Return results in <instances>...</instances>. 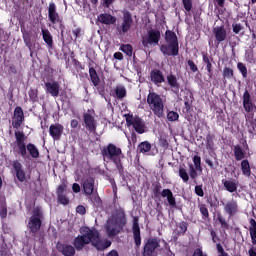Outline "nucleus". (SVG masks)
<instances>
[{"label": "nucleus", "instance_id": "obj_42", "mask_svg": "<svg viewBox=\"0 0 256 256\" xmlns=\"http://www.w3.org/2000/svg\"><path fill=\"white\" fill-rule=\"evenodd\" d=\"M14 137L16 139L15 145L25 143V141L27 140V136H25V133L19 130H15Z\"/></svg>", "mask_w": 256, "mask_h": 256}, {"label": "nucleus", "instance_id": "obj_28", "mask_svg": "<svg viewBox=\"0 0 256 256\" xmlns=\"http://www.w3.org/2000/svg\"><path fill=\"white\" fill-rule=\"evenodd\" d=\"M239 182L235 179H222L223 187L228 191V193H235L239 187Z\"/></svg>", "mask_w": 256, "mask_h": 256}, {"label": "nucleus", "instance_id": "obj_4", "mask_svg": "<svg viewBox=\"0 0 256 256\" xmlns=\"http://www.w3.org/2000/svg\"><path fill=\"white\" fill-rule=\"evenodd\" d=\"M164 41L167 44L160 46V51L164 57H177L179 55V38L172 30H166Z\"/></svg>", "mask_w": 256, "mask_h": 256}, {"label": "nucleus", "instance_id": "obj_51", "mask_svg": "<svg viewBox=\"0 0 256 256\" xmlns=\"http://www.w3.org/2000/svg\"><path fill=\"white\" fill-rule=\"evenodd\" d=\"M237 69L240 71L243 79H247V66L243 62H238L237 63Z\"/></svg>", "mask_w": 256, "mask_h": 256}, {"label": "nucleus", "instance_id": "obj_23", "mask_svg": "<svg viewBox=\"0 0 256 256\" xmlns=\"http://www.w3.org/2000/svg\"><path fill=\"white\" fill-rule=\"evenodd\" d=\"M65 189H67V184L65 183L60 184L56 189L57 199L60 205H69V198L64 194Z\"/></svg>", "mask_w": 256, "mask_h": 256}, {"label": "nucleus", "instance_id": "obj_12", "mask_svg": "<svg viewBox=\"0 0 256 256\" xmlns=\"http://www.w3.org/2000/svg\"><path fill=\"white\" fill-rule=\"evenodd\" d=\"M48 20L52 25L59 24L60 29H65V25H63V18L57 12V5L55 2H50L48 5Z\"/></svg>", "mask_w": 256, "mask_h": 256}, {"label": "nucleus", "instance_id": "obj_39", "mask_svg": "<svg viewBox=\"0 0 256 256\" xmlns=\"http://www.w3.org/2000/svg\"><path fill=\"white\" fill-rule=\"evenodd\" d=\"M241 171L243 175L246 177H251V165L249 164V160L244 159L241 162Z\"/></svg>", "mask_w": 256, "mask_h": 256}, {"label": "nucleus", "instance_id": "obj_34", "mask_svg": "<svg viewBox=\"0 0 256 256\" xmlns=\"http://www.w3.org/2000/svg\"><path fill=\"white\" fill-rule=\"evenodd\" d=\"M89 77L94 87H99V85H101V78H99L97 70H95L93 67H89Z\"/></svg>", "mask_w": 256, "mask_h": 256}, {"label": "nucleus", "instance_id": "obj_57", "mask_svg": "<svg viewBox=\"0 0 256 256\" xmlns=\"http://www.w3.org/2000/svg\"><path fill=\"white\" fill-rule=\"evenodd\" d=\"M232 29L235 35H239V33H241V30L243 29V25H241L240 23H234L232 24Z\"/></svg>", "mask_w": 256, "mask_h": 256}, {"label": "nucleus", "instance_id": "obj_11", "mask_svg": "<svg viewBox=\"0 0 256 256\" xmlns=\"http://www.w3.org/2000/svg\"><path fill=\"white\" fill-rule=\"evenodd\" d=\"M161 247V240L148 238L143 247V256H157V249Z\"/></svg>", "mask_w": 256, "mask_h": 256}, {"label": "nucleus", "instance_id": "obj_46", "mask_svg": "<svg viewBox=\"0 0 256 256\" xmlns=\"http://www.w3.org/2000/svg\"><path fill=\"white\" fill-rule=\"evenodd\" d=\"M198 209L202 215V219H204L205 221H207V219L209 218V209L207 208V205L205 204H199L198 205Z\"/></svg>", "mask_w": 256, "mask_h": 256}, {"label": "nucleus", "instance_id": "obj_56", "mask_svg": "<svg viewBox=\"0 0 256 256\" xmlns=\"http://www.w3.org/2000/svg\"><path fill=\"white\" fill-rule=\"evenodd\" d=\"M187 65H188L189 69L192 71V73H197V71H199L197 64H195V62H193V60H188Z\"/></svg>", "mask_w": 256, "mask_h": 256}, {"label": "nucleus", "instance_id": "obj_22", "mask_svg": "<svg viewBox=\"0 0 256 256\" xmlns=\"http://www.w3.org/2000/svg\"><path fill=\"white\" fill-rule=\"evenodd\" d=\"M56 249L64 256H74L77 251L75 246L63 243H58Z\"/></svg>", "mask_w": 256, "mask_h": 256}, {"label": "nucleus", "instance_id": "obj_2", "mask_svg": "<svg viewBox=\"0 0 256 256\" xmlns=\"http://www.w3.org/2000/svg\"><path fill=\"white\" fill-rule=\"evenodd\" d=\"M101 154L104 161H108L115 165L119 175H123V173H125V168L123 167L122 162L123 159H125V154H123V150H121L120 147H117L113 143H109L102 149Z\"/></svg>", "mask_w": 256, "mask_h": 256}, {"label": "nucleus", "instance_id": "obj_52", "mask_svg": "<svg viewBox=\"0 0 256 256\" xmlns=\"http://www.w3.org/2000/svg\"><path fill=\"white\" fill-rule=\"evenodd\" d=\"M167 119L168 121H179V113L175 111H169L167 113Z\"/></svg>", "mask_w": 256, "mask_h": 256}, {"label": "nucleus", "instance_id": "obj_54", "mask_svg": "<svg viewBox=\"0 0 256 256\" xmlns=\"http://www.w3.org/2000/svg\"><path fill=\"white\" fill-rule=\"evenodd\" d=\"M194 193L198 197H205V191H203V184L196 185L195 188H194Z\"/></svg>", "mask_w": 256, "mask_h": 256}, {"label": "nucleus", "instance_id": "obj_6", "mask_svg": "<svg viewBox=\"0 0 256 256\" xmlns=\"http://www.w3.org/2000/svg\"><path fill=\"white\" fill-rule=\"evenodd\" d=\"M161 186V183L153 184L152 192L155 197V199H159V197H163V199H167V203L171 209L177 208V200L175 199V196L173 195V192L171 189H163Z\"/></svg>", "mask_w": 256, "mask_h": 256}, {"label": "nucleus", "instance_id": "obj_35", "mask_svg": "<svg viewBox=\"0 0 256 256\" xmlns=\"http://www.w3.org/2000/svg\"><path fill=\"white\" fill-rule=\"evenodd\" d=\"M27 153L28 155H30V157H32V159H39V148L36 147L35 144L33 143H28L27 144Z\"/></svg>", "mask_w": 256, "mask_h": 256}, {"label": "nucleus", "instance_id": "obj_49", "mask_svg": "<svg viewBox=\"0 0 256 256\" xmlns=\"http://www.w3.org/2000/svg\"><path fill=\"white\" fill-rule=\"evenodd\" d=\"M223 79H233L235 76L232 68L225 66L222 72Z\"/></svg>", "mask_w": 256, "mask_h": 256}, {"label": "nucleus", "instance_id": "obj_21", "mask_svg": "<svg viewBox=\"0 0 256 256\" xmlns=\"http://www.w3.org/2000/svg\"><path fill=\"white\" fill-rule=\"evenodd\" d=\"M132 233L136 247H141V228L139 227V218L134 217Z\"/></svg>", "mask_w": 256, "mask_h": 256}, {"label": "nucleus", "instance_id": "obj_17", "mask_svg": "<svg viewBox=\"0 0 256 256\" xmlns=\"http://www.w3.org/2000/svg\"><path fill=\"white\" fill-rule=\"evenodd\" d=\"M64 131L65 127L59 123L52 124L49 127V135L52 137L53 141H61Z\"/></svg>", "mask_w": 256, "mask_h": 256}, {"label": "nucleus", "instance_id": "obj_10", "mask_svg": "<svg viewBox=\"0 0 256 256\" xmlns=\"http://www.w3.org/2000/svg\"><path fill=\"white\" fill-rule=\"evenodd\" d=\"M159 41H161V31L151 28L146 36H142L141 43L143 47H149V45H159Z\"/></svg>", "mask_w": 256, "mask_h": 256}, {"label": "nucleus", "instance_id": "obj_1", "mask_svg": "<svg viewBox=\"0 0 256 256\" xmlns=\"http://www.w3.org/2000/svg\"><path fill=\"white\" fill-rule=\"evenodd\" d=\"M81 235L74 238L72 244L77 251H83L86 245L91 244L97 251H105L111 245L110 240H101V234L97 229H91L87 226L80 229Z\"/></svg>", "mask_w": 256, "mask_h": 256}, {"label": "nucleus", "instance_id": "obj_14", "mask_svg": "<svg viewBox=\"0 0 256 256\" xmlns=\"http://www.w3.org/2000/svg\"><path fill=\"white\" fill-rule=\"evenodd\" d=\"M192 161L194 166L193 164L189 165V176L194 181V183H197V177H199L198 173H203V167H201V156L195 155L192 158Z\"/></svg>", "mask_w": 256, "mask_h": 256}, {"label": "nucleus", "instance_id": "obj_25", "mask_svg": "<svg viewBox=\"0 0 256 256\" xmlns=\"http://www.w3.org/2000/svg\"><path fill=\"white\" fill-rule=\"evenodd\" d=\"M60 89L61 86L57 81L45 82V90L49 93V95H51V97H59Z\"/></svg>", "mask_w": 256, "mask_h": 256}, {"label": "nucleus", "instance_id": "obj_62", "mask_svg": "<svg viewBox=\"0 0 256 256\" xmlns=\"http://www.w3.org/2000/svg\"><path fill=\"white\" fill-rule=\"evenodd\" d=\"M210 234H211L213 243H217V241H221V239L217 237V232H215V230H211Z\"/></svg>", "mask_w": 256, "mask_h": 256}, {"label": "nucleus", "instance_id": "obj_8", "mask_svg": "<svg viewBox=\"0 0 256 256\" xmlns=\"http://www.w3.org/2000/svg\"><path fill=\"white\" fill-rule=\"evenodd\" d=\"M127 127H133L134 131L138 133V135H143L145 133V122L139 116L134 117L133 114L128 113L124 114Z\"/></svg>", "mask_w": 256, "mask_h": 256}, {"label": "nucleus", "instance_id": "obj_50", "mask_svg": "<svg viewBox=\"0 0 256 256\" xmlns=\"http://www.w3.org/2000/svg\"><path fill=\"white\" fill-rule=\"evenodd\" d=\"M217 221H218V223H220L222 229H225L226 231H229V223L227 222L225 217H223V215L218 214L217 215Z\"/></svg>", "mask_w": 256, "mask_h": 256}, {"label": "nucleus", "instance_id": "obj_18", "mask_svg": "<svg viewBox=\"0 0 256 256\" xmlns=\"http://www.w3.org/2000/svg\"><path fill=\"white\" fill-rule=\"evenodd\" d=\"M212 31L216 45H221L223 41H227V29H225V26H216Z\"/></svg>", "mask_w": 256, "mask_h": 256}, {"label": "nucleus", "instance_id": "obj_53", "mask_svg": "<svg viewBox=\"0 0 256 256\" xmlns=\"http://www.w3.org/2000/svg\"><path fill=\"white\" fill-rule=\"evenodd\" d=\"M183 7L187 13L193 9V0H182Z\"/></svg>", "mask_w": 256, "mask_h": 256}, {"label": "nucleus", "instance_id": "obj_44", "mask_svg": "<svg viewBox=\"0 0 256 256\" xmlns=\"http://www.w3.org/2000/svg\"><path fill=\"white\" fill-rule=\"evenodd\" d=\"M28 95L32 103H37V101H39V90L30 88V90L28 91Z\"/></svg>", "mask_w": 256, "mask_h": 256}, {"label": "nucleus", "instance_id": "obj_16", "mask_svg": "<svg viewBox=\"0 0 256 256\" xmlns=\"http://www.w3.org/2000/svg\"><path fill=\"white\" fill-rule=\"evenodd\" d=\"M221 203L224 206V211L228 217H235V215L239 213V203H237V200L232 199L226 203L221 201Z\"/></svg>", "mask_w": 256, "mask_h": 256}, {"label": "nucleus", "instance_id": "obj_3", "mask_svg": "<svg viewBox=\"0 0 256 256\" xmlns=\"http://www.w3.org/2000/svg\"><path fill=\"white\" fill-rule=\"evenodd\" d=\"M127 225V216L123 208L115 210L111 220L107 221L105 229L108 237H115L123 231V228Z\"/></svg>", "mask_w": 256, "mask_h": 256}, {"label": "nucleus", "instance_id": "obj_19", "mask_svg": "<svg viewBox=\"0 0 256 256\" xmlns=\"http://www.w3.org/2000/svg\"><path fill=\"white\" fill-rule=\"evenodd\" d=\"M12 167L16 173V179H18L20 183H25V181H27V175L25 174V170H23L21 162H19V160H14L12 162Z\"/></svg>", "mask_w": 256, "mask_h": 256}, {"label": "nucleus", "instance_id": "obj_20", "mask_svg": "<svg viewBox=\"0 0 256 256\" xmlns=\"http://www.w3.org/2000/svg\"><path fill=\"white\" fill-rule=\"evenodd\" d=\"M150 81L159 87L162 83H165V75L157 68H154L150 72Z\"/></svg>", "mask_w": 256, "mask_h": 256}, {"label": "nucleus", "instance_id": "obj_41", "mask_svg": "<svg viewBox=\"0 0 256 256\" xmlns=\"http://www.w3.org/2000/svg\"><path fill=\"white\" fill-rule=\"evenodd\" d=\"M206 149L213 151L215 149V135L208 133L206 136Z\"/></svg>", "mask_w": 256, "mask_h": 256}, {"label": "nucleus", "instance_id": "obj_7", "mask_svg": "<svg viewBox=\"0 0 256 256\" xmlns=\"http://www.w3.org/2000/svg\"><path fill=\"white\" fill-rule=\"evenodd\" d=\"M41 225H43V212L40 208H35L27 224L30 235L35 237L41 231Z\"/></svg>", "mask_w": 256, "mask_h": 256}, {"label": "nucleus", "instance_id": "obj_32", "mask_svg": "<svg viewBox=\"0 0 256 256\" xmlns=\"http://www.w3.org/2000/svg\"><path fill=\"white\" fill-rule=\"evenodd\" d=\"M233 153L236 161H243L247 157V152L239 144L234 146Z\"/></svg>", "mask_w": 256, "mask_h": 256}, {"label": "nucleus", "instance_id": "obj_31", "mask_svg": "<svg viewBox=\"0 0 256 256\" xmlns=\"http://www.w3.org/2000/svg\"><path fill=\"white\" fill-rule=\"evenodd\" d=\"M98 21L103 25H115L117 18L111 14L103 13L98 16Z\"/></svg>", "mask_w": 256, "mask_h": 256}, {"label": "nucleus", "instance_id": "obj_63", "mask_svg": "<svg viewBox=\"0 0 256 256\" xmlns=\"http://www.w3.org/2000/svg\"><path fill=\"white\" fill-rule=\"evenodd\" d=\"M192 256H207V254H204V253H203V250H201V248H197V249L194 251V253H193Z\"/></svg>", "mask_w": 256, "mask_h": 256}, {"label": "nucleus", "instance_id": "obj_15", "mask_svg": "<svg viewBox=\"0 0 256 256\" xmlns=\"http://www.w3.org/2000/svg\"><path fill=\"white\" fill-rule=\"evenodd\" d=\"M24 121H25V113L23 112V108H21V106H17L14 109V114L12 116L13 129H19L21 125H23Z\"/></svg>", "mask_w": 256, "mask_h": 256}, {"label": "nucleus", "instance_id": "obj_55", "mask_svg": "<svg viewBox=\"0 0 256 256\" xmlns=\"http://www.w3.org/2000/svg\"><path fill=\"white\" fill-rule=\"evenodd\" d=\"M205 163L206 165H208V167H210V169H217V167H219V161H215V164L213 163V160L206 158L205 159Z\"/></svg>", "mask_w": 256, "mask_h": 256}, {"label": "nucleus", "instance_id": "obj_47", "mask_svg": "<svg viewBox=\"0 0 256 256\" xmlns=\"http://www.w3.org/2000/svg\"><path fill=\"white\" fill-rule=\"evenodd\" d=\"M0 217L1 219H7V204L5 199H0Z\"/></svg>", "mask_w": 256, "mask_h": 256}, {"label": "nucleus", "instance_id": "obj_58", "mask_svg": "<svg viewBox=\"0 0 256 256\" xmlns=\"http://www.w3.org/2000/svg\"><path fill=\"white\" fill-rule=\"evenodd\" d=\"M216 249L219 253L218 256H229V254L225 252V249H223V245H221V243L216 244Z\"/></svg>", "mask_w": 256, "mask_h": 256}, {"label": "nucleus", "instance_id": "obj_36", "mask_svg": "<svg viewBox=\"0 0 256 256\" xmlns=\"http://www.w3.org/2000/svg\"><path fill=\"white\" fill-rule=\"evenodd\" d=\"M189 227V224L185 221H182L178 224L179 230L176 232L174 239H179L181 235H185L187 233V228Z\"/></svg>", "mask_w": 256, "mask_h": 256}, {"label": "nucleus", "instance_id": "obj_9", "mask_svg": "<svg viewBox=\"0 0 256 256\" xmlns=\"http://www.w3.org/2000/svg\"><path fill=\"white\" fill-rule=\"evenodd\" d=\"M82 125L89 133H97V119H95V110L88 109L82 115Z\"/></svg>", "mask_w": 256, "mask_h": 256}, {"label": "nucleus", "instance_id": "obj_48", "mask_svg": "<svg viewBox=\"0 0 256 256\" xmlns=\"http://www.w3.org/2000/svg\"><path fill=\"white\" fill-rule=\"evenodd\" d=\"M22 37L26 47L29 49V51H32L33 44L31 43V35H29L27 31H24Z\"/></svg>", "mask_w": 256, "mask_h": 256}, {"label": "nucleus", "instance_id": "obj_60", "mask_svg": "<svg viewBox=\"0 0 256 256\" xmlns=\"http://www.w3.org/2000/svg\"><path fill=\"white\" fill-rule=\"evenodd\" d=\"M76 213H79V215H85V213H87V210L85 209V206L79 205L76 207Z\"/></svg>", "mask_w": 256, "mask_h": 256}, {"label": "nucleus", "instance_id": "obj_24", "mask_svg": "<svg viewBox=\"0 0 256 256\" xmlns=\"http://www.w3.org/2000/svg\"><path fill=\"white\" fill-rule=\"evenodd\" d=\"M166 79L169 87L171 88L172 93H174V95H179L181 84H179L177 76H175L174 74H169L167 75Z\"/></svg>", "mask_w": 256, "mask_h": 256}, {"label": "nucleus", "instance_id": "obj_26", "mask_svg": "<svg viewBox=\"0 0 256 256\" xmlns=\"http://www.w3.org/2000/svg\"><path fill=\"white\" fill-rule=\"evenodd\" d=\"M13 153L17 157H22V159H27L29 157V153L27 152V144H15L13 146Z\"/></svg>", "mask_w": 256, "mask_h": 256}, {"label": "nucleus", "instance_id": "obj_61", "mask_svg": "<svg viewBox=\"0 0 256 256\" xmlns=\"http://www.w3.org/2000/svg\"><path fill=\"white\" fill-rule=\"evenodd\" d=\"M255 129H256V123L251 122L250 126L248 127V133H250L251 135H254Z\"/></svg>", "mask_w": 256, "mask_h": 256}, {"label": "nucleus", "instance_id": "obj_40", "mask_svg": "<svg viewBox=\"0 0 256 256\" xmlns=\"http://www.w3.org/2000/svg\"><path fill=\"white\" fill-rule=\"evenodd\" d=\"M114 93L117 99H125L127 97V88L125 86H116Z\"/></svg>", "mask_w": 256, "mask_h": 256}, {"label": "nucleus", "instance_id": "obj_33", "mask_svg": "<svg viewBox=\"0 0 256 256\" xmlns=\"http://www.w3.org/2000/svg\"><path fill=\"white\" fill-rule=\"evenodd\" d=\"M42 39L49 47V49H53V35L47 28H42Z\"/></svg>", "mask_w": 256, "mask_h": 256}, {"label": "nucleus", "instance_id": "obj_64", "mask_svg": "<svg viewBox=\"0 0 256 256\" xmlns=\"http://www.w3.org/2000/svg\"><path fill=\"white\" fill-rule=\"evenodd\" d=\"M160 147H169V142L165 138H160Z\"/></svg>", "mask_w": 256, "mask_h": 256}, {"label": "nucleus", "instance_id": "obj_13", "mask_svg": "<svg viewBox=\"0 0 256 256\" xmlns=\"http://www.w3.org/2000/svg\"><path fill=\"white\" fill-rule=\"evenodd\" d=\"M131 27H133V15L129 10H122V23L120 27H118L119 33H129L131 31Z\"/></svg>", "mask_w": 256, "mask_h": 256}, {"label": "nucleus", "instance_id": "obj_59", "mask_svg": "<svg viewBox=\"0 0 256 256\" xmlns=\"http://www.w3.org/2000/svg\"><path fill=\"white\" fill-rule=\"evenodd\" d=\"M71 59H72V63L74 65V67H78V69H83V64H81V62H79V60L75 59V55H71Z\"/></svg>", "mask_w": 256, "mask_h": 256}, {"label": "nucleus", "instance_id": "obj_30", "mask_svg": "<svg viewBox=\"0 0 256 256\" xmlns=\"http://www.w3.org/2000/svg\"><path fill=\"white\" fill-rule=\"evenodd\" d=\"M202 61L206 65V71L208 73V77L211 79L213 77V58H210L209 55L205 52H202Z\"/></svg>", "mask_w": 256, "mask_h": 256}, {"label": "nucleus", "instance_id": "obj_37", "mask_svg": "<svg viewBox=\"0 0 256 256\" xmlns=\"http://www.w3.org/2000/svg\"><path fill=\"white\" fill-rule=\"evenodd\" d=\"M249 232H250L252 245H256V221L253 218L250 219Z\"/></svg>", "mask_w": 256, "mask_h": 256}, {"label": "nucleus", "instance_id": "obj_29", "mask_svg": "<svg viewBox=\"0 0 256 256\" xmlns=\"http://www.w3.org/2000/svg\"><path fill=\"white\" fill-rule=\"evenodd\" d=\"M95 189V178L88 177L83 181V191L86 195H93Z\"/></svg>", "mask_w": 256, "mask_h": 256}, {"label": "nucleus", "instance_id": "obj_43", "mask_svg": "<svg viewBox=\"0 0 256 256\" xmlns=\"http://www.w3.org/2000/svg\"><path fill=\"white\" fill-rule=\"evenodd\" d=\"M120 51L125 53L128 57H133V46L131 44H122L120 46Z\"/></svg>", "mask_w": 256, "mask_h": 256}, {"label": "nucleus", "instance_id": "obj_45", "mask_svg": "<svg viewBox=\"0 0 256 256\" xmlns=\"http://www.w3.org/2000/svg\"><path fill=\"white\" fill-rule=\"evenodd\" d=\"M178 175L180 179H182L183 183H189V173H187V169L180 166L178 170Z\"/></svg>", "mask_w": 256, "mask_h": 256}, {"label": "nucleus", "instance_id": "obj_27", "mask_svg": "<svg viewBox=\"0 0 256 256\" xmlns=\"http://www.w3.org/2000/svg\"><path fill=\"white\" fill-rule=\"evenodd\" d=\"M255 105L253 104V101H251V94L249 93V90H245L243 94V108L246 113H251L253 111Z\"/></svg>", "mask_w": 256, "mask_h": 256}, {"label": "nucleus", "instance_id": "obj_38", "mask_svg": "<svg viewBox=\"0 0 256 256\" xmlns=\"http://www.w3.org/2000/svg\"><path fill=\"white\" fill-rule=\"evenodd\" d=\"M151 151V142L150 141H143L137 147L138 153H149Z\"/></svg>", "mask_w": 256, "mask_h": 256}, {"label": "nucleus", "instance_id": "obj_5", "mask_svg": "<svg viewBox=\"0 0 256 256\" xmlns=\"http://www.w3.org/2000/svg\"><path fill=\"white\" fill-rule=\"evenodd\" d=\"M146 101L149 109L155 117H158V119L165 117V100L161 95L155 91H150L147 95Z\"/></svg>", "mask_w": 256, "mask_h": 256}]
</instances>
